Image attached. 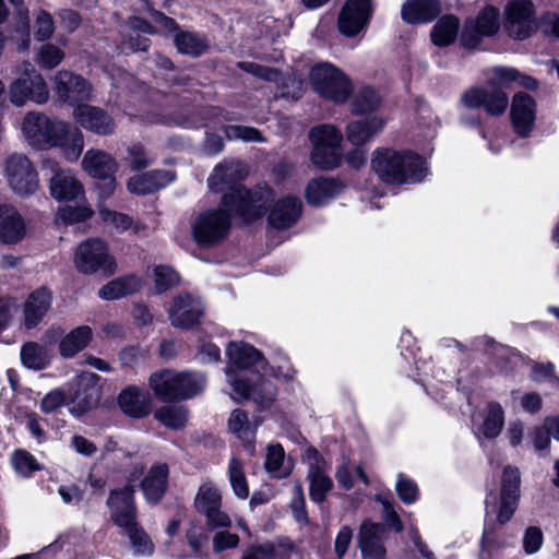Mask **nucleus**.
<instances>
[{
    "instance_id": "f257e3e1",
    "label": "nucleus",
    "mask_w": 559,
    "mask_h": 559,
    "mask_svg": "<svg viewBox=\"0 0 559 559\" xmlns=\"http://www.w3.org/2000/svg\"><path fill=\"white\" fill-rule=\"evenodd\" d=\"M271 198L270 190L250 191L237 187L231 193L225 194L222 203L215 209L198 213L191 222V235L200 247L212 248L222 243L231 227V213L245 221H253L264 212L266 201Z\"/></svg>"
},
{
    "instance_id": "f03ea898",
    "label": "nucleus",
    "mask_w": 559,
    "mask_h": 559,
    "mask_svg": "<svg viewBox=\"0 0 559 559\" xmlns=\"http://www.w3.org/2000/svg\"><path fill=\"white\" fill-rule=\"evenodd\" d=\"M21 132L25 141L34 148H59L62 157L76 162L85 145L84 135L68 122L50 119L43 112L29 111L23 118Z\"/></svg>"
},
{
    "instance_id": "7ed1b4c3",
    "label": "nucleus",
    "mask_w": 559,
    "mask_h": 559,
    "mask_svg": "<svg viewBox=\"0 0 559 559\" xmlns=\"http://www.w3.org/2000/svg\"><path fill=\"white\" fill-rule=\"evenodd\" d=\"M487 85L475 86L462 95V103L467 108H484L489 116H501L509 106L508 94L503 91L512 83L534 91L538 82L530 75L511 67H493L487 71Z\"/></svg>"
},
{
    "instance_id": "20e7f679",
    "label": "nucleus",
    "mask_w": 559,
    "mask_h": 559,
    "mask_svg": "<svg viewBox=\"0 0 559 559\" xmlns=\"http://www.w3.org/2000/svg\"><path fill=\"white\" fill-rule=\"evenodd\" d=\"M371 167L383 182L390 185L420 182L427 174L426 163L420 156L389 148L373 153Z\"/></svg>"
},
{
    "instance_id": "39448f33",
    "label": "nucleus",
    "mask_w": 559,
    "mask_h": 559,
    "mask_svg": "<svg viewBox=\"0 0 559 559\" xmlns=\"http://www.w3.org/2000/svg\"><path fill=\"white\" fill-rule=\"evenodd\" d=\"M148 385L158 400L176 402L192 399L202 393L206 385V378L198 372L162 369L150 376Z\"/></svg>"
},
{
    "instance_id": "423d86ee",
    "label": "nucleus",
    "mask_w": 559,
    "mask_h": 559,
    "mask_svg": "<svg viewBox=\"0 0 559 559\" xmlns=\"http://www.w3.org/2000/svg\"><path fill=\"white\" fill-rule=\"evenodd\" d=\"M8 94L11 104L23 107L27 102L45 104L49 98L47 84L40 73L28 61H23L15 71Z\"/></svg>"
},
{
    "instance_id": "0eeeda50",
    "label": "nucleus",
    "mask_w": 559,
    "mask_h": 559,
    "mask_svg": "<svg viewBox=\"0 0 559 559\" xmlns=\"http://www.w3.org/2000/svg\"><path fill=\"white\" fill-rule=\"evenodd\" d=\"M309 81L317 94L336 104L345 103L353 92L349 79L329 62L313 66L309 72Z\"/></svg>"
},
{
    "instance_id": "6e6552de",
    "label": "nucleus",
    "mask_w": 559,
    "mask_h": 559,
    "mask_svg": "<svg viewBox=\"0 0 559 559\" xmlns=\"http://www.w3.org/2000/svg\"><path fill=\"white\" fill-rule=\"evenodd\" d=\"M73 264L83 274L102 272L111 275L117 269L108 243L100 238H88L80 242L73 254Z\"/></svg>"
},
{
    "instance_id": "1a4fd4ad",
    "label": "nucleus",
    "mask_w": 559,
    "mask_h": 559,
    "mask_svg": "<svg viewBox=\"0 0 559 559\" xmlns=\"http://www.w3.org/2000/svg\"><path fill=\"white\" fill-rule=\"evenodd\" d=\"M3 175L10 189L20 197L33 195L39 189L38 173L25 154H10L3 163Z\"/></svg>"
},
{
    "instance_id": "9d476101",
    "label": "nucleus",
    "mask_w": 559,
    "mask_h": 559,
    "mask_svg": "<svg viewBox=\"0 0 559 559\" xmlns=\"http://www.w3.org/2000/svg\"><path fill=\"white\" fill-rule=\"evenodd\" d=\"M41 168L51 174L49 178V192L56 201L70 202L84 198V186L73 170L61 168L56 159L49 157L43 159Z\"/></svg>"
},
{
    "instance_id": "9b49d317",
    "label": "nucleus",
    "mask_w": 559,
    "mask_h": 559,
    "mask_svg": "<svg viewBox=\"0 0 559 559\" xmlns=\"http://www.w3.org/2000/svg\"><path fill=\"white\" fill-rule=\"evenodd\" d=\"M506 27L515 39H525L537 31L532 0H510L504 8Z\"/></svg>"
},
{
    "instance_id": "f8f14e48",
    "label": "nucleus",
    "mask_w": 559,
    "mask_h": 559,
    "mask_svg": "<svg viewBox=\"0 0 559 559\" xmlns=\"http://www.w3.org/2000/svg\"><path fill=\"white\" fill-rule=\"evenodd\" d=\"M499 28V10L492 5H486L475 19L466 21L461 36L462 45L466 48H476L483 37L493 36Z\"/></svg>"
},
{
    "instance_id": "ddd939ff",
    "label": "nucleus",
    "mask_w": 559,
    "mask_h": 559,
    "mask_svg": "<svg viewBox=\"0 0 559 559\" xmlns=\"http://www.w3.org/2000/svg\"><path fill=\"white\" fill-rule=\"evenodd\" d=\"M226 374L234 390L231 395L234 400L252 399L262 407H269L273 403L276 390L270 381L260 379L258 383L251 386L241 374L234 373L230 368L226 370Z\"/></svg>"
},
{
    "instance_id": "4468645a",
    "label": "nucleus",
    "mask_w": 559,
    "mask_h": 559,
    "mask_svg": "<svg viewBox=\"0 0 559 559\" xmlns=\"http://www.w3.org/2000/svg\"><path fill=\"white\" fill-rule=\"evenodd\" d=\"M308 463L309 493L313 502L321 503L332 489V479L326 475L328 464L314 448L306 450L305 459Z\"/></svg>"
},
{
    "instance_id": "2eb2a0df",
    "label": "nucleus",
    "mask_w": 559,
    "mask_h": 559,
    "mask_svg": "<svg viewBox=\"0 0 559 559\" xmlns=\"http://www.w3.org/2000/svg\"><path fill=\"white\" fill-rule=\"evenodd\" d=\"M75 122L86 131L102 136H109L116 132L115 119L103 108L92 105H78L73 110Z\"/></svg>"
},
{
    "instance_id": "dca6fc26",
    "label": "nucleus",
    "mask_w": 559,
    "mask_h": 559,
    "mask_svg": "<svg viewBox=\"0 0 559 559\" xmlns=\"http://www.w3.org/2000/svg\"><path fill=\"white\" fill-rule=\"evenodd\" d=\"M370 0H346L338 15V29L347 37L357 35L369 23Z\"/></svg>"
},
{
    "instance_id": "f3484780",
    "label": "nucleus",
    "mask_w": 559,
    "mask_h": 559,
    "mask_svg": "<svg viewBox=\"0 0 559 559\" xmlns=\"http://www.w3.org/2000/svg\"><path fill=\"white\" fill-rule=\"evenodd\" d=\"M134 488L127 485L121 489L111 490L107 504L112 522L120 528H128L136 522Z\"/></svg>"
},
{
    "instance_id": "a211bd4d",
    "label": "nucleus",
    "mask_w": 559,
    "mask_h": 559,
    "mask_svg": "<svg viewBox=\"0 0 559 559\" xmlns=\"http://www.w3.org/2000/svg\"><path fill=\"white\" fill-rule=\"evenodd\" d=\"M55 91L62 102L76 104L92 98V86L80 75L61 70L53 78Z\"/></svg>"
},
{
    "instance_id": "6ab92c4d",
    "label": "nucleus",
    "mask_w": 559,
    "mask_h": 559,
    "mask_svg": "<svg viewBox=\"0 0 559 559\" xmlns=\"http://www.w3.org/2000/svg\"><path fill=\"white\" fill-rule=\"evenodd\" d=\"M169 320L175 328L190 329L203 314L202 301L190 294L178 295L169 308Z\"/></svg>"
},
{
    "instance_id": "aec40b11",
    "label": "nucleus",
    "mask_w": 559,
    "mask_h": 559,
    "mask_svg": "<svg viewBox=\"0 0 559 559\" xmlns=\"http://www.w3.org/2000/svg\"><path fill=\"white\" fill-rule=\"evenodd\" d=\"M535 100L526 93H516L511 103V119L518 134L525 136L535 122Z\"/></svg>"
},
{
    "instance_id": "412c9836",
    "label": "nucleus",
    "mask_w": 559,
    "mask_h": 559,
    "mask_svg": "<svg viewBox=\"0 0 559 559\" xmlns=\"http://www.w3.org/2000/svg\"><path fill=\"white\" fill-rule=\"evenodd\" d=\"M81 167L88 176L107 180L116 174L118 164L109 153L99 148H90L83 155Z\"/></svg>"
},
{
    "instance_id": "4be33fe9",
    "label": "nucleus",
    "mask_w": 559,
    "mask_h": 559,
    "mask_svg": "<svg viewBox=\"0 0 559 559\" xmlns=\"http://www.w3.org/2000/svg\"><path fill=\"white\" fill-rule=\"evenodd\" d=\"M301 202L295 197L280 199L271 209L267 221L276 229L292 227L301 215Z\"/></svg>"
},
{
    "instance_id": "5701e85b",
    "label": "nucleus",
    "mask_w": 559,
    "mask_h": 559,
    "mask_svg": "<svg viewBox=\"0 0 559 559\" xmlns=\"http://www.w3.org/2000/svg\"><path fill=\"white\" fill-rule=\"evenodd\" d=\"M384 527L381 524L365 522L359 531V548L366 559H383L385 549L382 546Z\"/></svg>"
},
{
    "instance_id": "b1692460",
    "label": "nucleus",
    "mask_w": 559,
    "mask_h": 559,
    "mask_svg": "<svg viewBox=\"0 0 559 559\" xmlns=\"http://www.w3.org/2000/svg\"><path fill=\"white\" fill-rule=\"evenodd\" d=\"M118 403L122 412L133 418H143L152 409L150 395L136 386L124 389L119 395Z\"/></svg>"
},
{
    "instance_id": "393cba45",
    "label": "nucleus",
    "mask_w": 559,
    "mask_h": 559,
    "mask_svg": "<svg viewBox=\"0 0 559 559\" xmlns=\"http://www.w3.org/2000/svg\"><path fill=\"white\" fill-rule=\"evenodd\" d=\"M175 176L168 170H152L131 177L127 188L131 193L148 194L173 182Z\"/></svg>"
},
{
    "instance_id": "a878e982",
    "label": "nucleus",
    "mask_w": 559,
    "mask_h": 559,
    "mask_svg": "<svg viewBox=\"0 0 559 559\" xmlns=\"http://www.w3.org/2000/svg\"><path fill=\"white\" fill-rule=\"evenodd\" d=\"M385 126V119L372 116L364 120H355L346 126V139L355 146H361L377 135Z\"/></svg>"
},
{
    "instance_id": "bb28decb",
    "label": "nucleus",
    "mask_w": 559,
    "mask_h": 559,
    "mask_svg": "<svg viewBox=\"0 0 559 559\" xmlns=\"http://www.w3.org/2000/svg\"><path fill=\"white\" fill-rule=\"evenodd\" d=\"M227 355L230 364L240 370L257 367L260 371L265 368V362L261 353L249 344L242 342H230L227 347Z\"/></svg>"
},
{
    "instance_id": "cd10ccee",
    "label": "nucleus",
    "mask_w": 559,
    "mask_h": 559,
    "mask_svg": "<svg viewBox=\"0 0 559 559\" xmlns=\"http://www.w3.org/2000/svg\"><path fill=\"white\" fill-rule=\"evenodd\" d=\"M25 235V223L20 213L10 205H0V241L15 243Z\"/></svg>"
},
{
    "instance_id": "c85d7f7f",
    "label": "nucleus",
    "mask_w": 559,
    "mask_h": 559,
    "mask_svg": "<svg viewBox=\"0 0 559 559\" xmlns=\"http://www.w3.org/2000/svg\"><path fill=\"white\" fill-rule=\"evenodd\" d=\"M168 466L166 464L153 465L144 479L141 487L147 502L156 504L163 498L167 489Z\"/></svg>"
},
{
    "instance_id": "c756f323",
    "label": "nucleus",
    "mask_w": 559,
    "mask_h": 559,
    "mask_svg": "<svg viewBox=\"0 0 559 559\" xmlns=\"http://www.w3.org/2000/svg\"><path fill=\"white\" fill-rule=\"evenodd\" d=\"M440 12L437 0H407L402 7V20L408 24L427 23Z\"/></svg>"
},
{
    "instance_id": "7c9ffc66",
    "label": "nucleus",
    "mask_w": 559,
    "mask_h": 559,
    "mask_svg": "<svg viewBox=\"0 0 559 559\" xmlns=\"http://www.w3.org/2000/svg\"><path fill=\"white\" fill-rule=\"evenodd\" d=\"M51 294L39 288L31 294L24 306V319L27 329L35 328L48 312L51 306Z\"/></svg>"
},
{
    "instance_id": "2f4dec72",
    "label": "nucleus",
    "mask_w": 559,
    "mask_h": 559,
    "mask_svg": "<svg viewBox=\"0 0 559 559\" xmlns=\"http://www.w3.org/2000/svg\"><path fill=\"white\" fill-rule=\"evenodd\" d=\"M246 174L245 165L241 162H225L214 168L207 183L213 191H222L223 185H229L236 180H240Z\"/></svg>"
},
{
    "instance_id": "473e14b6",
    "label": "nucleus",
    "mask_w": 559,
    "mask_h": 559,
    "mask_svg": "<svg viewBox=\"0 0 559 559\" xmlns=\"http://www.w3.org/2000/svg\"><path fill=\"white\" fill-rule=\"evenodd\" d=\"M98 214L102 223L115 229L117 233L130 230L133 235H141L146 230V226L144 224L135 222L128 214L103 206L99 207Z\"/></svg>"
},
{
    "instance_id": "72a5a7b5",
    "label": "nucleus",
    "mask_w": 559,
    "mask_h": 559,
    "mask_svg": "<svg viewBox=\"0 0 559 559\" xmlns=\"http://www.w3.org/2000/svg\"><path fill=\"white\" fill-rule=\"evenodd\" d=\"M93 330L81 325L71 330L59 343V353L64 358H72L82 352L92 341Z\"/></svg>"
},
{
    "instance_id": "f704fd0d",
    "label": "nucleus",
    "mask_w": 559,
    "mask_h": 559,
    "mask_svg": "<svg viewBox=\"0 0 559 559\" xmlns=\"http://www.w3.org/2000/svg\"><path fill=\"white\" fill-rule=\"evenodd\" d=\"M341 185L330 178L314 179L310 181L306 188V199L311 205H323L334 198L340 191Z\"/></svg>"
},
{
    "instance_id": "c9c22d12",
    "label": "nucleus",
    "mask_w": 559,
    "mask_h": 559,
    "mask_svg": "<svg viewBox=\"0 0 559 559\" xmlns=\"http://www.w3.org/2000/svg\"><path fill=\"white\" fill-rule=\"evenodd\" d=\"M141 281L135 275H128L110 281L98 290V297L104 300H115L138 292Z\"/></svg>"
},
{
    "instance_id": "e433bc0d",
    "label": "nucleus",
    "mask_w": 559,
    "mask_h": 559,
    "mask_svg": "<svg viewBox=\"0 0 559 559\" xmlns=\"http://www.w3.org/2000/svg\"><path fill=\"white\" fill-rule=\"evenodd\" d=\"M460 21L453 15L441 17L432 27L430 37L436 46H449L457 37Z\"/></svg>"
},
{
    "instance_id": "4c0bfd02",
    "label": "nucleus",
    "mask_w": 559,
    "mask_h": 559,
    "mask_svg": "<svg viewBox=\"0 0 559 559\" xmlns=\"http://www.w3.org/2000/svg\"><path fill=\"white\" fill-rule=\"evenodd\" d=\"M222 493L212 480H204L194 497V508L203 514L216 507H222Z\"/></svg>"
},
{
    "instance_id": "58836bf2",
    "label": "nucleus",
    "mask_w": 559,
    "mask_h": 559,
    "mask_svg": "<svg viewBox=\"0 0 559 559\" xmlns=\"http://www.w3.org/2000/svg\"><path fill=\"white\" fill-rule=\"evenodd\" d=\"M99 377L93 372H84L79 377L80 385L91 384L84 395L78 391L73 397V401L78 404L81 412H85L94 407L99 401V389L97 381Z\"/></svg>"
},
{
    "instance_id": "ea45409f",
    "label": "nucleus",
    "mask_w": 559,
    "mask_h": 559,
    "mask_svg": "<svg viewBox=\"0 0 559 559\" xmlns=\"http://www.w3.org/2000/svg\"><path fill=\"white\" fill-rule=\"evenodd\" d=\"M175 45L180 53L199 57L204 53L209 44L204 37L190 32H180L175 36Z\"/></svg>"
},
{
    "instance_id": "a19ab883",
    "label": "nucleus",
    "mask_w": 559,
    "mask_h": 559,
    "mask_svg": "<svg viewBox=\"0 0 559 559\" xmlns=\"http://www.w3.org/2000/svg\"><path fill=\"white\" fill-rule=\"evenodd\" d=\"M228 429L237 438L250 442L254 438V433L259 423H251L247 413L241 409L231 412L228 419Z\"/></svg>"
},
{
    "instance_id": "79ce46f5",
    "label": "nucleus",
    "mask_w": 559,
    "mask_h": 559,
    "mask_svg": "<svg viewBox=\"0 0 559 559\" xmlns=\"http://www.w3.org/2000/svg\"><path fill=\"white\" fill-rule=\"evenodd\" d=\"M504 425V411L497 402H490L487 406V414L480 427L481 433L488 438H497Z\"/></svg>"
},
{
    "instance_id": "37998d69",
    "label": "nucleus",
    "mask_w": 559,
    "mask_h": 559,
    "mask_svg": "<svg viewBox=\"0 0 559 559\" xmlns=\"http://www.w3.org/2000/svg\"><path fill=\"white\" fill-rule=\"evenodd\" d=\"M342 148L337 146L312 145L311 162L320 169H333L341 164Z\"/></svg>"
},
{
    "instance_id": "c03bdc74",
    "label": "nucleus",
    "mask_w": 559,
    "mask_h": 559,
    "mask_svg": "<svg viewBox=\"0 0 559 559\" xmlns=\"http://www.w3.org/2000/svg\"><path fill=\"white\" fill-rule=\"evenodd\" d=\"M21 360L25 367L40 370L48 365L49 357L41 345L35 342H29L21 349Z\"/></svg>"
},
{
    "instance_id": "a18cd8bd",
    "label": "nucleus",
    "mask_w": 559,
    "mask_h": 559,
    "mask_svg": "<svg viewBox=\"0 0 559 559\" xmlns=\"http://www.w3.org/2000/svg\"><path fill=\"white\" fill-rule=\"evenodd\" d=\"M228 478L235 496L245 500L249 496V487L243 472V465L237 457H233L228 464Z\"/></svg>"
},
{
    "instance_id": "49530a36",
    "label": "nucleus",
    "mask_w": 559,
    "mask_h": 559,
    "mask_svg": "<svg viewBox=\"0 0 559 559\" xmlns=\"http://www.w3.org/2000/svg\"><path fill=\"white\" fill-rule=\"evenodd\" d=\"M154 417L170 429H181L187 423V409L182 406L167 405L158 408Z\"/></svg>"
},
{
    "instance_id": "de8ad7c7",
    "label": "nucleus",
    "mask_w": 559,
    "mask_h": 559,
    "mask_svg": "<svg viewBox=\"0 0 559 559\" xmlns=\"http://www.w3.org/2000/svg\"><path fill=\"white\" fill-rule=\"evenodd\" d=\"M309 138L312 145L341 147L342 133L332 124H321L311 129Z\"/></svg>"
},
{
    "instance_id": "09e8293b",
    "label": "nucleus",
    "mask_w": 559,
    "mask_h": 559,
    "mask_svg": "<svg viewBox=\"0 0 559 559\" xmlns=\"http://www.w3.org/2000/svg\"><path fill=\"white\" fill-rule=\"evenodd\" d=\"M381 105V96L370 87L361 88L354 97L352 107L356 114H368L377 110Z\"/></svg>"
},
{
    "instance_id": "8fccbe9b",
    "label": "nucleus",
    "mask_w": 559,
    "mask_h": 559,
    "mask_svg": "<svg viewBox=\"0 0 559 559\" xmlns=\"http://www.w3.org/2000/svg\"><path fill=\"white\" fill-rule=\"evenodd\" d=\"M129 537L135 555H151L154 551V545L148 535L139 526L138 522L128 528H123Z\"/></svg>"
},
{
    "instance_id": "3c124183",
    "label": "nucleus",
    "mask_w": 559,
    "mask_h": 559,
    "mask_svg": "<svg viewBox=\"0 0 559 559\" xmlns=\"http://www.w3.org/2000/svg\"><path fill=\"white\" fill-rule=\"evenodd\" d=\"M64 58V52L52 44L43 45L36 53V62L43 69H53Z\"/></svg>"
},
{
    "instance_id": "603ef678",
    "label": "nucleus",
    "mask_w": 559,
    "mask_h": 559,
    "mask_svg": "<svg viewBox=\"0 0 559 559\" xmlns=\"http://www.w3.org/2000/svg\"><path fill=\"white\" fill-rule=\"evenodd\" d=\"M12 465L15 472L23 477H29L35 471L40 469L36 459L24 450H16L13 453Z\"/></svg>"
},
{
    "instance_id": "864d4df0",
    "label": "nucleus",
    "mask_w": 559,
    "mask_h": 559,
    "mask_svg": "<svg viewBox=\"0 0 559 559\" xmlns=\"http://www.w3.org/2000/svg\"><path fill=\"white\" fill-rule=\"evenodd\" d=\"M224 132L228 140H241L243 142L263 141L260 131L252 127L233 124L225 127Z\"/></svg>"
},
{
    "instance_id": "5fc2aeb1",
    "label": "nucleus",
    "mask_w": 559,
    "mask_h": 559,
    "mask_svg": "<svg viewBox=\"0 0 559 559\" xmlns=\"http://www.w3.org/2000/svg\"><path fill=\"white\" fill-rule=\"evenodd\" d=\"M94 211L88 205L67 206L58 212V217L66 224H75L91 218Z\"/></svg>"
},
{
    "instance_id": "6e6d98bb",
    "label": "nucleus",
    "mask_w": 559,
    "mask_h": 559,
    "mask_svg": "<svg viewBox=\"0 0 559 559\" xmlns=\"http://www.w3.org/2000/svg\"><path fill=\"white\" fill-rule=\"evenodd\" d=\"M520 472L518 468L507 466L503 469L500 495H514L520 497Z\"/></svg>"
},
{
    "instance_id": "4d7b16f0",
    "label": "nucleus",
    "mask_w": 559,
    "mask_h": 559,
    "mask_svg": "<svg viewBox=\"0 0 559 559\" xmlns=\"http://www.w3.org/2000/svg\"><path fill=\"white\" fill-rule=\"evenodd\" d=\"M284 450L282 445L280 444H271L267 448V454H266V461H265V468L269 473L273 474L275 477H283L285 476L284 473H282L281 466L284 461Z\"/></svg>"
},
{
    "instance_id": "13d9d810",
    "label": "nucleus",
    "mask_w": 559,
    "mask_h": 559,
    "mask_svg": "<svg viewBox=\"0 0 559 559\" xmlns=\"http://www.w3.org/2000/svg\"><path fill=\"white\" fill-rule=\"evenodd\" d=\"M155 285L158 290L164 292L179 283V275L170 267L158 265L154 269Z\"/></svg>"
},
{
    "instance_id": "bf43d9fd",
    "label": "nucleus",
    "mask_w": 559,
    "mask_h": 559,
    "mask_svg": "<svg viewBox=\"0 0 559 559\" xmlns=\"http://www.w3.org/2000/svg\"><path fill=\"white\" fill-rule=\"evenodd\" d=\"M395 489L399 498L404 503L409 504L416 501L418 496L417 485L403 474H399Z\"/></svg>"
},
{
    "instance_id": "052dcab7",
    "label": "nucleus",
    "mask_w": 559,
    "mask_h": 559,
    "mask_svg": "<svg viewBox=\"0 0 559 559\" xmlns=\"http://www.w3.org/2000/svg\"><path fill=\"white\" fill-rule=\"evenodd\" d=\"M188 544L195 556H202L207 544V535L201 526L191 524L186 532Z\"/></svg>"
},
{
    "instance_id": "680f3d73",
    "label": "nucleus",
    "mask_w": 559,
    "mask_h": 559,
    "mask_svg": "<svg viewBox=\"0 0 559 559\" xmlns=\"http://www.w3.org/2000/svg\"><path fill=\"white\" fill-rule=\"evenodd\" d=\"M35 36L38 40H46L51 37L55 32V23L52 16L46 11H39L36 15Z\"/></svg>"
},
{
    "instance_id": "e2e57ef3",
    "label": "nucleus",
    "mask_w": 559,
    "mask_h": 559,
    "mask_svg": "<svg viewBox=\"0 0 559 559\" xmlns=\"http://www.w3.org/2000/svg\"><path fill=\"white\" fill-rule=\"evenodd\" d=\"M202 515L205 516V523L210 530L228 528L231 525L230 516L222 510V507L211 509Z\"/></svg>"
},
{
    "instance_id": "0e129e2a",
    "label": "nucleus",
    "mask_w": 559,
    "mask_h": 559,
    "mask_svg": "<svg viewBox=\"0 0 559 559\" xmlns=\"http://www.w3.org/2000/svg\"><path fill=\"white\" fill-rule=\"evenodd\" d=\"M544 542L543 532L536 526H530L525 530L523 536V549L526 555L537 552Z\"/></svg>"
},
{
    "instance_id": "69168bd1",
    "label": "nucleus",
    "mask_w": 559,
    "mask_h": 559,
    "mask_svg": "<svg viewBox=\"0 0 559 559\" xmlns=\"http://www.w3.org/2000/svg\"><path fill=\"white\" fill-rule=\"evenodd\" d=\"M295 498L290 507L296 521L300 523H308V514L306 510V502L301 483H296L294 486Z\"/></svg>"
},
{
    "instance_id": "338daca9",
    "label": "nucleus",
    "mask_w": 559,
    "mask_h": 559,
    "mask_svg": "<svg viewBox=\"0 0 559 559\" xmlns=\"http://www.w3.org/2000/svg\"><path fill=\"white\" fill-rule=\"evenodd\" d=\"M504 544L499 539L496 527L492 525H485L481 537V556L486 552L490 555L492 551L500 549Z\"/></svg>"
},
{
    "instance_id": "774afa93",
    "label": "nucleus",
    "mask_w": 559,
    "mask_h": 559,
    "mask_svg": "<svg viewBox=\"0 0 559 559\" xmlns=\"http://www.w3.org/2000/svg\"><path fill=\"white\" fill-rule=\"evenodd\" d=\"M239 536L237 534H233L228 531H222L214 535L213 537V550L217 554L236 548L239 545Z\"/></svg>"
}]
</instances>
